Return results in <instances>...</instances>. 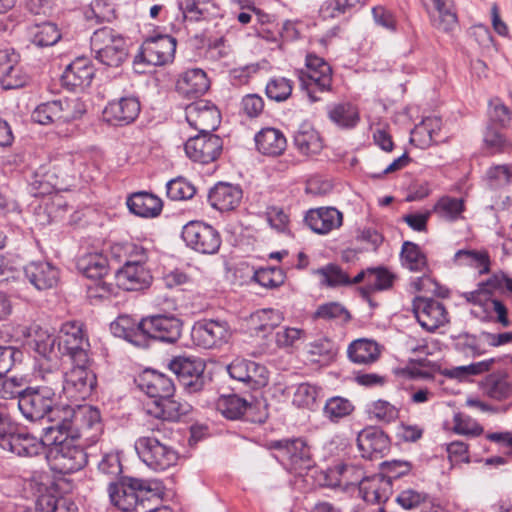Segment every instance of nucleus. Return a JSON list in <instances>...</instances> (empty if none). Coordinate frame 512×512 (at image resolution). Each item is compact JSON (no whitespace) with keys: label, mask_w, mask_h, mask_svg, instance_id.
<instances>
[{"label":"nucleus","mask_w":512,"mask_h":512,"mask_svg":"<svg viewBox=\"0 0 512 512\" xmlns=\"http://www.w3.org/2000/svg\"><path fill=\"white\" fill-rule=\"evenodd\" d=\"M183 322L175 315L157 314L142 319L135 328L130 327L128 317H119L111 324V330L117 337L139 346L141 336H147L163 343L174 344L182 334Z\"/></svg>","instance_id":"obj_1"},{"label":"nucleus","mask_w":512,"mask_h":512,"mask_svg":"<svg viewBox=\"0 0 512 512\" xmlns=\"http://www.w3.org/2000/svg\"><path fill=\"white\" fill-rule=\"evenodd\" d=\"M64 416L54 425L45 428L47 437L58 433L70 438L83 439L95 443L103 431L100 411L90 405L68 406L63 410Z\"/></svg>","instance_id":"obj_2"},{"label":"nucleus","mask_w":512,"mask_h":512,"mask_svg":"<svg viewBox=\"0 0 512 512\" xmlns=\"http://www.w3.org/2000/svg\"><path fill=\"white\" fill-rule=\"evenodd\" d=\"M164 487L156 480H144L133 477H123L119 482H111L108 492L111 503L124 512L144 507L145 501L159 499Z\"/></svg>","instance_id":"obj_3"},{"label":"nucleus","mask_w":512,"mask_h":512,"mask_svg":"<svg viewBox=\"0 0 512 512\" xmlns=\"http://www.w3.org/2000/svg\"><path fill=\"white\" fill-rule=\"evenodd\" d=\"M42 378L54 385L56 390L62 383L63 393L74 401L85 400L97 384L96 374L90 369L89 363L82 364L78 361H72V367L64 374L58 370H49Z\"/></svg>","instance_id":"obj_4"},{"label":"nucleus","mask_w":512,"mask_h":512,"mask_svg":"<svg viewBox=\"0 0 512 512\" xmlns=\"http://www.w3.org/2000/svg\"><path fill=\"white\" fill-rule=\"evenodd\" d=\"M90 46L95 59L109 67H119L128 56L125 38L111 27L95 30L90 38Z\"/></svg>","instance_id":"obj_5"},{"label":"nucleus","mask_w":512,"mask_h":512,"mask_svg":"<svg viewBox=\"0 0 512 512\" xmlns=\"http://www.w3.org/2000/svg\"><path fill=\"white\" fill-rule=\"evenodd\" d=\"M129 259L117 270L116 280L119 287L127 291H138L148 288L152 282V275L145 267L148 252L142 246L130 244L127 246Z\"/></svg>","instance_id":"obj_6"},{"label":"nucleus","mask_w":512,"mask_h":512,"mask_svg":"<svg viewBox=\"0 0 512 512\" xmlns=\"http://www.w3.org/2000/svg\"><path fill=\"white\" fill-rule=\"evenodd\" d=\"M56 391V387L49 383L24 389L23 395L20 396L18 401L20 412L31 422L45 417L52 420L58 412L55 408L57 403Z\"/></svg>","instance_id":"obj_7"},{"label":"nucleus","mask_w":512,"mask_h":512,"mask_svg":"<svg viewBox=\"0 0 512 512\" xmlns=\"http://www.w3.org/2000/svg\"><path fill=\"white\" fill-rule=\"evenodd\" d=\"M58 433L47 437L45 433V441L48 445H52L51 456L54 468L62 474H71L81 470L87 463V454L84 449L74 443L75 438Z\"/></svg>","instance_id":"obj_8"},{"label":"nucleus","mask_w":512,"mask_h":512,"mask_svg":"<svg viewBox=\"0 0 512 512\" xmlns=\"http://www.w3.org/2000/svg\"><path fill=\"white\" fill-rule=\"evenodd\" d=\"M135 450L141 461L154 471H164L175 465L177 452L154 436H141L135 441Z\"/></svg>","instance_id":"obj_9"},{"label":"nucleus","mask_w":512,"mask_h":512,"mask_svg":"<svg viewBox=\"0 0 512 512\" xmlns=\"http://www.w3.org/2000/svg\"><path fill=\"white\" fill-rule=\"evenodd\" d=\"M301 87L308 93L312 102L319 99L314 95L315 90L330 91L332 86V69L330 65L316 54L306 56V71H298Z\"/></svg>","instance_id":"obj_10"},{"label":"nucleus","mask_w":512,"mask_h":512,"mask_svg":"<svg viewBox=\"0 0 512 512\" xmlns=\"http://www.w3.org/2000/svg\"><path fill=\"white\" fill-rule=\"evenodd\" d=\"M90 343L79 321H67L62 324L59 332L58 350L70 357L71 361L90 363Z\"/></svg>","instance_id":"obj_11"},{"label":"nucleus","mask_w":512,"mask_h":512,"mask_svg":"<svg viewBox=\"0 0 512 512\" xmlns=\"http://www.w3.org/2000/svg\"><path fill=\"white\" fill-rule=\"evenodd\" d=\"M233 330L226 320L202 319L194 323L191 338L194 344L204 349H219L226 345Z\"/></svg>","instance_id":"obj_12"},{"label":"nucleus","mask_w":512,"mask_h":512,"mask_svg":"<svg viewBox=\"0 0 512 512\" xmlns=\"http://www.w3.org/2000/svg\"><path fill=\"white\" fill-rule=\"evenodd\" d=\"M268 446L270 449L277 450L281 460L295 472L300 473L313 466L310 448L300 438L272 440Z\"/></svg>","instance_id":"obj_13"},{"label":"nucleus","mask_w":512,"mask_h":512,"mask_svg":"<svg viewBox=\"0 0 512 512\" xmlns=\"http://www.w3.org/2000/svg\"><path fill=\"white\" fill-rule=\"evenodd\" d=\"M182 238L187 246L203 254H214L221 245L219 232L200 221L187 223L182 229Z\"/></svg>","instance_id":"obj_14"},{"label":"nucleus","mask_w":512,"mask_h":512,"mask_svg":"<svg viewBox=\"0 0 512 512\" xmlns=\"http://www.w3.org/2000/svg\"><path fill=\"white\" fill-rule=\"evenodd\" d=\"M180 384L189 393L200 391L205 383V363L200 358L176 357L169 363Z\"/></svg>","instance_id":"obj_15"},{"label":"nucleus","mask_w":512,"mask_h":512,"mask_svg":"<svg viewBox=\"0 0 512 512\" xmlns=\"http://www.w3.org/2000/svg\"><path fill=\"white\" fill-rule=\"evenodd\" d=\"M185 153L194 162L207 164L216 160L223 149V140L215 134L200 133L190 137L184 146Z\"/></svg>","instance_id":"obj_16"},{"label":"nucleus","mask_w":512,"mask_h":512,"mask_svg":"<svg viewBox=\"0 0 512 512\" xmlns=\"http://www.w3.org/2000/svg\"><path fill=\"white\" fill-rule=\"evenodd\" d=\"M412 310L421 327L429 332L435 331L448 322L447 311L438 300L427 297H415L412 303Z\"/></svg>","instance_id":"obj_17"},{"label":"nucleus","mask_w":512,"mask_h":512,"mask_svg":"<svg viewBox=\"0 0 512 512\" xmlns=\"http://www.w3.org/2000/svg\"><path fill=\"white\" fill-rule=\"evenodd\" d=\"M175 51L176 40L168 35H159L144 41L136 61L153 66L164 65L173 59Z\"/></svg>","instance_id":"obj_18"},{"label":"nucleus","mask_w":512,"mask_h":512,"mask_svg":"<svg viewBox=\"0 0 512 512\" xmlns=\"http://www.w3.org/2000/svg\"><path fill=\"white\" fill-rule=\"evenodd\" d=\"M186 120L189 125L200 133H211L220 124V112L217 107L207 100H199L187 105Z\"/></svg>","instance_id":"obj_19"},{"label":"nucleus","mask_w":512,"mask_h":512,"mask_svg":"<svg viewBox=\"0 0 512 512\" xmlns=\"http://www.w3.org/2000/svg\"><path fill=\"white\" fill-rule=\"evenodd\" d=\"M140 113V102L136 97H121L110 101L103 110V119L114 126H125L135 121Z\"/></svg>","instance_id":"obj_20"},{"label":"nucleus","mask_w":512,"mask_h":512,"mask_svg":"<svg viewBox=\"0 0 512 512\" xmlns=\"http://www.w3.org/2000/svg\"><path fill=\"white\" fill-rule=\"evenodd\" d=\"M143 408L147 415L156 419L175 422L190 412L191 405L187 402L177 401L174 396H163L156 400H147Z\"/></svg>","instance_id":"obj_21"},{"label":"nucleus","mask_w":512,"mask_h":512,"mask_svg":"<svg viewBox=\"0 0 512 512\" xmlns=\"http://www.w3.org/2000/svg\"><path fill=\"white\" fill-rule=\"evenodd\" d=\"M48 445L44 440L38 439L30 433L13 430L7 440H4L2 449L20 457H34L44 452Z\"/></svg>","instance_id":"obj_22"},{"label":"nucleus","mask_w":512,"mask_h":512,"mask_svg":"<svg viewBox=\"0 0 512 512\" xmlns=\"http://www.w3.org/2000/svg\"><path fill=\"white\" fill-rule=\"evenodd\" d=\"M24 273L39 291L55 288L60 279L58 268L48 261H32L24 267Z\"/></svg>","instance_id":"obj_23"},{"label":"nucleus","mask_w":512,"mask_h":512,"mask_svg":"<svg viewBox=\"0 0 512 512\" xmlns=\"http://www.w3.org/2000/svg\"><path fill=\"white\" fill-rule=\"evenodd\" d=\"M242 198L241 187L227 182L217 183L208 194L209 203L220 212L235 210L240 205Z\"/></svg>","instance_id":"obj_24"},{"label":"nucleus","mask_w":512,"mask_h":512,"mask_svg":"<svg viewBox=\"0 0 512 512\" xmlns=\"http://www.w3.org/2000/svg\"><path fill=\"white\" fill-rule=\"evenodd\" d=\"M359 476L353 483H358L359 491L366 502L372 504L385 503L391 493V485L388 479L383 476L373 475L371 477H362V471L357 470Z\"/></svg>","instance_id":"obj_25"},{"label":"nucleus","mask_w":512,"mask_h":512,"mask_svg":"<svg viewBox=\"0 0 512 512\" xmlns=\"http://www.w3.org/2000/svg\"><path fill=\"white\" fill-rule=\"evenodd\" d=\"M432 25L443 32H451L457 26V16L452 0H423Z\"/></svg>","instance_id":"obj_26"},{"label":"nucleus","mask_w":512,"mask_h":512,"mask_svg":"<svg viewBox=\"0 0 512 512\" xmlns=\"http://www.w3.org/2000/svg\"><path fill=\"white\" fill-rule=\"evenodd\" d=\"M138 386L148 396V400L174 396L175 392L172 379L154 370L145 371L139 379Z\"/></svg>","instance_id":"obj_27"},{"label":"nucleus","mask_w":512,"mask_h":512,"mask_svg":"<svg viewBox=\"0 0 512 512\" xmlns=\"http://www.w3.org/2000/svg\"><path fill=\"white\" fill-rule=\"evenodd\" d=\"M94 67L85 57L76 58L64 70L61 80L64 86L74 90L90 85L94 77Z\"/></svg>","instance_id":"obj_28"},{"label":"nucleus","mask_w":512,"mask_h":512,"mask_svg":"<svg viewBox=\"0 0 512 512\" xmlns=\"http://www.w3.org/2000/svg\"><path fill=\"white\" fill-rule=\"evenodd\" d=\"M357 446L364 458L381 457L389 448V439L376 427L364 428L357 437Z\"/></svg>","instance_id":"obj_29"},{"label":"nucleus","mask_w":512,"mask_h":512,"mask_svg":"<svg viewBox=\"0 0 512 512\" xmlns=\"http://www.w3.org/2000/svg\"><path fill=\"white\" fill-rule=\"evenodd\" d=\"M342 213L334 207H320L307 212L305 222L318 234H327L342 225Z\"/></svg>","instance_id":"obj_30"},{"label":"nucleus","mask_w":512,"mask_h":512,"mask_svg":"<svg viewBox=\"0 0 512 512\" xmlns=\"http://www.w3.org/2000/svg\"><path fill=\"white\" fill-rule=\"evenodd\" d=\"M209 86L210 82L205 71L193 68L181 74L176 83V90L185 98H198L209 89Z\"/></svg>","instance_id":"obj_31"},{"label":"nucleus","mask_w":512,"mask_h":512,"mask_svg":"<svg viewBox=\"0 0 512 512\" xmlns=\"http://www.w3.org/2000/svg\"><path fill=\"white\" fill-rule=\"evenodd\" d=\"M258 151L267 156L281 155L287 146L284 134L276 128H263L255 135Z\"/></svg>","instance_id":"obj_32"},{"label":"nucleus","mask_w":512,"mask_h":512,"mask_svg":"<svg viewBox=\"0 0 512 512\" xmlns=\"http://www.w3.org/2000/svg\"><path fill=\"white\" fill-rule=\"evenodd\" d=\"M348 358L355 364L369 365L381 354L379 344L371 339L360 338L351 342L347 349Z\"/></svg>","instance_id":"obj_33"},{"label":"nucleus","mask_w":512,"mask_h":512,"mask_svg":"<svg viewBox=\"0 0 512 512\" xmlns=\"http://www.w3.org/2000/svg\"><path fill=\"white\" fill-rule=\"evenodd\" d=\"M129 210L141 217H155L162 210V201L148 192H137L127 199Z\"/></svg>","instance_id":"obj_34"},{"label":"nucleus","mask_w":512,"mask_h":512,"mask_svg":"<svg viewBox=\"0 0 512 512\" xmlns=\"http://www.w3.org/2000/svg\"><path fill=\"white\" fill-rule=\"evenodd\" d=\"M284 320L283 313L272 308H264L253 312L249 319V328L256 333L267 335Z\"/></svg>","instance_id":"obj_35"},{"label":"nucleus","mask_w":512,"mask_h":512,"mask_svg":"<svg viewBox=\"0 0 512 512\" xmlns=\"http://www.w3.org/2000/svg\"><path fill=\"white\" fill-rule=\"evenodd\" d=\"M308 359L311 362L319 364H328L334 360L338 348L336 343L328 337L322 336L311 342L305 347Z\"/></svg>","instance_id":"obj_36"},{"label":"nucleus","mask_w":512,"mask_h":512,"mask_svg":"<svg viewBox=\"0 0 512 512\" xmlns=\"http://www.w3.org/2000/svg\"><path fill=\"white\" fill-rule=\"evenodd\" d=\"M77 269L87 278L101 279L108 273V259L101 253H88L79 257Z\"/></svg>","instance_id":"obj_37"},{"label":"nucleus","mask_w":512,"mask_h":512,"mask_svg":"<svg viewBox=\"0 0 512 512\" xmlns=\"http://www.w3.org/2000/svg\"><path fill=\"white\" fill-rule=\"evenodd\" d=\"M178 5L189 22L206 21L215 12V5L209 0H179Z\"/></svg>","instance_id":"obj_38"},{"label":"nucleus","mask_w":512,"mask_h":512,"mask_svg":"<svg viewBox=\"0 0 512 512\" xmlns=\"http://www.w3.org/2000/svg\"><path fill=\"white\" fill-rule=\"evenodd\" d=\"M328 118L340 128H353L359 121L358 109L349 102L332 104L327 108Z\"/></svg>","instance_id":"obj_39"},{"label":"nucleus","mask_w":512,"mask_h":512,"mask_svg":"<svg viewBox=\"0 0 512 512\" xmlns=\"http://www.w3.org/2000/svg\"><path fill=\"white\" fill-rule=\"evenodd\" d=\"M454 264L475 268L480 274H486L490 269V257L484 250H458L453 257Z\"/></svg>","instance_id":"obj_40"},{"label":"nucleus","mask_w":512,"mask_h":512,"mask_svg":"<svg viewBox=\"0 0 512 512\" xmlns=\"http://www.w3.org/2000/svg\"><path fill=\"white\" fill-rule=\"evenodd\" d=\"M296 148L305 155L318 154L323 148L319 133L309 126H302L294 135Z\"/></svg>","instance_id":"obj_41"},{"label":"nucleus","mask_w":512,"mask_h":512,"mask_svg":"<svg viewBox=\"0 0 512 512\" xmlns=\"http://www.w3.org/2000/svg\"><path fill=\"white\" fill-rule=\"evenodd\" d=\"M31 42L37 47L53 46L61 39V34L56 24L44 22L30 27Z\"/></svg>","instance_id":"obj_42"},{"label":"nucleus","mask_w":512,"mask_h":512,"mask_svg":"<svg viewBox=\"0 0 512 512\" xmlns=\"http://www.w3.org/2000/svg\"><path fill=\"white\" fill-rule=\"evenodd\" d=\"M319 277L320 285L326 287L349 286V275L338 265L330 263L314 271Z\"/></svg>","instance_id":"obj_43"},{"label":"nucleus","mask_w":512,"mask_h":512,"mask_svg":"<svg viewBox=\"0 0 512 512\" xmlns=\"http://www.w3.org/2000/svg\"><path fill=\"white\" fill-rule=\"evenodd\" d=\"M401 259L404 267L410 271L424 272L427 269V259L420 247L406 241L402 245Z\"/></svg>","instance_id":"obj_44"},{"label":"nucleus","mask_w":512,"mask_h":512,"mask_svg":"<svg viewBox=\"0 0 512 512\" xmlns=\"http://www.w3.org/2000/svg\"><path fill=\"white\" fill-rule=\"evenodd\" d=\"M216 407L225 418L236 420L245 414L249 403L245 399L233 394L221 396L217 401Z\"/></svg>","instance_id":"obj_45"},{"label":"nucleus","mask_w":512,"mask_h":512,"mask_svg":"<svg viewBox=\"0 0 512 512\" xmlns=\"http://www.w3.org/2000/svg\"><path fill=\"white\" fill-rule=\"evenodd\" d=\"M396 276L387 268L379 266L369 268L366 293L385 291L392 288Z\"/></svg>","instance_id":"obj_46"},{"label":"nucleus","mask_w":512,"mask_h":512,"mask_svg":"<svg viewBox=\"0 0 512 512\" xmlns=\"http://www.w3.org/2000/svg\"><path fill=\"white\" fill-rule=\"evenodd\" d=\"M434 211L444 220L456 221L461 218L464 211V201L463 199L445 196L435 204Z\"/></svg>","instance_id":"obj_47"},{"label":"nucleus","mask_w":512,"mask_h":512,"mask_svg":"<svg viewBox=\"0 0 512 512\" xmlns=\"http://www.w3.org/2000/svg\"><path fill=\"white\" fill-rule=\"evenodd\" d=\"M354 410V406L350 400L334 396L326 401L323 413L326 418L332 422H338L340 419L350 415Z\"/></svg>","instance_id":"obj_48"},{"label":"nucleus","mask_w":512,"mask_h":512,"mask_svg":"<svg viewBox=\"0 0 512 512\" xmlns=\"http://www.w3.org/2000/svg\"><path fill=\"white\" fill-rule=\"evenodd\" d=\"M367 412L370 417L379 422L391 423L399 416V409L386 400H376L368 405Z\"/></svg>","instance_id":"obj_49"},{"label":"nucleus","mask_w":512,"mask_h":512,"mask_svg":"<svg viewBox=\"0 0 512 512\" xmlns=\"http://www.w3.org/2000/svg\"><path fill=\"white\" fill-rule=\"evenodd\" d=\"M56 343L57 338L48 331L38 329L35 332L33 339L34 350L45 359L50 360L53 356L57 357L55 351Z\"/></svg>","instance_id":"obj_50"},{"label":"nucleus","mask_w":512,"mask_h":512,"mask_svg":"<svg viewBox=\"0 0 512 512\" xmlns=\"http://www.w3.org/2000/svg\"><path fill=\"white\" fill-rule=\"evenodd\" d=\"M314 318L326 321L335 320L339 322H347L350 319V314L339 302H329L318 306L314 312Z\"/></svg>","instance_id":"obj_51"},{"label":"nucleus","mask_w":512,"mask_h":512,"mask_svg":"<svg viewBox=\"0 0 512 512\" xmlns=\"http://www.w3.org/2000/svg\"><path fill=\"white\" fill-rule=\"evenodd\" d=\"M292 82L284 77L273 78L266 84L265 92L269 99L276 102H283L292 93Z\"/></svg>","instance_id":"obj_52"},{"label":"nucleus","mask_w":512,"mask_h":512,"mask_svg":"<svg viewBox=\"0 0 512 512\" xmlns=\"http://www.w3.org/2000/svg\"><path fill=\"white\" fill-rule=\"evenodd\" d=\"M254 280L265 288H277L285 281V273L278 267L260 268L254 273Z\"/></svg>","instance_id":"obj_53"},{"label":"nucleus","mask_w":512,"mask_h":512,"mask_svg":"<svg viewBox=\"0 0 512 512\" xmlns=\"http://www.w3.org/2000/svg\"><path fill=\"white\" fill-rule=\"evenodd\" d=\"M58 124L69 123L79 119L85 112L84 105L77 99L58 100Z\"/></svg>","instance_id":"obj_54"},{"label":"nucleus","mask_w":512,"mask_h":512,"mask_svg":"<svg viewBox=\"0 0 512 512\" xmlns=\"http://www.w3.org/2000/svg\"><path fill=\"white\" fill-rule=\"evenodd\" d=\"M166 188L168 198L173 201L191 199L196 192L195 187L182 177L170 180Z\"/></svg>","instance_id":"obj_55"},{"label":"nucleus","mask_w":512,"mask_h":512,"mask_svg":"<svg viewBox=\"0 0 512 512\" xmlns=\"http://www.w3.org/2000/svg\"><path fill=\"white\" fill-rule=\"evenodd\" d=\"M487 395L496 400H502L509 396L510 385L506 378L496 374L489 375L484 382Z\"/></svg>","instance_id":"obj_56"},{"label":"nucleus","mask_w":512,"mask_h":512,"mask_svg":"<svg viewBox=\"0 0 512 512\" xmlns=\"http://www.w3.org/2000/svg\"><path fill=\"white\" fill-rule=\"evenodd\" d=\"M58 109V100L42 103L32 112V119L41 125L58 124Z\"/></svg>","instance_id":"obj_57"},{"label":"nucleus","mask_w":512,"mask_h":512,"mask_svg":"<svg viewBox=\"0 0 512 512\" xmlns=\"http://www.w3.org/2000/svg\"><path fill=\"white\" fill-rule=\"evenodd\" d=\"M455 433L470 437H477L483 433V427L470 416L457 413L453 418Z\"/></svg>","instance_id":"obj_58"},{"label":"nucleus","mask_w":512,"mask_h":512,"mask_svg":"<svg viewBox=\"0 0 512 512\" xmlns=\"http://www.w3.org/2000/svg\"><path fill=\"white\" fill-rule=\"evenodd\" d=\"M319 389L317 386L309 383H301L294 392L293 404L298 407L311 408L318 397Z\"/></svg>","instance_id":"obj_59"},{"label":"nucleus","mask_w":512,"mask_h":512,"mask_svg":"<svg viewBox=\"0 0 512 512\" xmlns=\"http://www.w3.org/2000/svg\"><path fill=\"white\" fill-rule=\"evenodd\" d=\"M381 469L382 473L379 475L383 476L384 479H388V482L391 484L392 480L407 475L412 469V464L404 460H391L383 462Z\"/></svg>","instance_id":"obj_60"},{"label":"nucleus","mask_w":512,"mask_h":512,"mask_svg":"<svg viewBox=\"0 0 512 512\" xmlns=\"http://www.w3.org/2000/svg\"><path fill=\"white\" fill-rule=\"evenodd\" d=\"M23 358V352L13 346H0V378L6 376L8 372L20 363Z\"/></svg>","instance_id":"obj_61"},{"label":"nucleus","mask_w":512,"mask_h":512,"mask_svg":"<svg viewBox=\"0 0 512 512\" xmlns=\"http://www.w3.org/2000/svg\"><path fill=\"white\" fill-rule=\"evenodd\" d=\"M247 374L245 385L251 389H259L268 384V370L264 365L250 360Z\"/></svg>","instance_id":"obj_62"},{"label":"nucleus","mask_w":512,"mask_h":512,"mask_svg":"<svg viewBox=\"0 0 512 512\" xmlns=\"http://www.w3.org/2000/svg\"><path fill=\"white\" fill-rule=\"evenodd\" d=\"M23 378L10 377L0 378V398L1 399H20L23 395Z\"/></svg>","instance_id":"obj_63"},{"label":"nucleus","mask_w":512,"mask_h":512,"mask_svg":"<svg viewBox=\"0 0 512 512\" xmlns=\"http://www.w3.org/2000/svg\"><path fill=\"white\" fill-rule=\"evenodd\" d=\"M484 142L493 153L507 152L511 149V143L496 129L488 127Z\"/></svg>","instance_id":"obj_64"}]
</instances>
